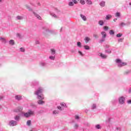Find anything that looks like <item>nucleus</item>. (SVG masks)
<instances>
[{
    "mask_svg": "<svg viewBox=\"0 0 131 131\" xmlns=\"http://www.w3.org/2000/svg\"><path fill=\"white\" fill-rule=\"evenodd\" d=\"M9 43L10 46H14L15 45V41L13 39H11L9 41Z\"/></svg>",
    "mask_w": 131,
    "mask_h": 131,
    "instance_id": "4468645a",
    "label": "nucleus"
},
{
    "mask_svg": "<svg viewBox=\"0 0 131 131\" xmlns=\"http://www.w3.org/2000/svg\"><path fill=\"white\" fill-rule=\"evenodd\" d=\"M2 108V105H0V109Z\"/></svg>",
    "mask_w": 131,
    "mask_h": 131,
    "instance_id": "774afa93",
    "label": "nucleus"
},
{
    "mask_svg": "<svg viewBox=\"0 0 131 131\" xmlns=\"http://www.w3.org/2000/svg\"><path fill=\"white\" fill-rule=\"evenodd\" d=\"M128 92H129V94H131V88L129 89Z\"/></svg>",
    "mask_w": 131,
    "mask_h": 131,
    "instance_id": "680f3d73",
    "label": "nucleus"
},
{
    "mask_svg": "<svg viewBox=\"0 0 131 131\" xmlns=\"http://www.w3.org/2000/svg\"><path fill=\"white\" fill-rule=\"evenodd\" d=\"M116 62L117 64H118V66L119 67H122L123 66H125V65H127L126 62H122L121 60L119 59H117L116 60Z\"/></svg>",
    "mask_w": 131,
    "mask_h": 131,
    "instance_id": "7ed1b4c3",
    "label": "nucleus"
},
{
    "mask_svg": "<svg viewBox=\"0 0 131 131\" xmlns=\"http://www.w3.org/2000/svg\"><path fill=\"white\" fill-rule=\"evenodd\" d=\"M14 119L16 120V121H19L20 120V116H15L14 117Z\"/></svg>",
    "mask_w": 131,
    "mask_h": 131,
    "instance_id": "6ab92c4d",
    "label": "nucleus"
},
{
    "mask_svg": "<svg viewBox=\"0 0 131 131\" xmlns=\"http://www.w3.org/2000/svg\"><path fill=\"white\" fill-rule=\"evenodd\" d=\"M109 48H110V45H108V44H106L105 46H104V49L105 50H107V49H109Z\"/></svg>",
    "mask_w": 131,
    "mask_h": 131,
    "instance_id": "2f4dec72",
    "label": "nucleus"
},
{
    "mask_svg": "<svg viewBox=\"0 0 131 131\" xmlns=\"http://www.w3.org/2000/svg\"><path fill=\"white\" fill-rule=\"evenodd\" d=\"M116 17H120V12H117L115 13Z\"/></svg>",
    "mask_w": 131,
    "mask_h": 131,
    "instance_id": "a19ab883",
    "label": "nucleus"
},
{
    "mask_svg": "<svg viewBox=\"0 0 131 131\" xmlns=\"http://www.w3.org/2000/svg\"><path fill=\"white\" fill-rule=\"evenodd\" d=\"M78 53L80 55V56H83V54L82 53V52H81V51H78Z\"/></svg>",
    "mask_w": 131,
    "mask_h": 131,
    "instance_id": "5fc2aeb1",
    "label": "nucleus"
},
{
    "mask_svg": "<svg viewBox=\"0 0 131 131\" xmlns=\"http://www.w3.org/2000/svg\"><path fill=\"white\" fill-rule=\"evenodd\" d=\"M118 101L119 104H120L121 105H123V104H124L125 103V97L124 96H121L119 97Z\"/></svg>",
    "mask_w": 131,
    "mask_h": 131,
    "instance_id": "39448f33",
    "label": "nucleus"
},
{
    "mask_svg": "<svg viewBox=\"0 0 131 131\" xmlns=\"http://www.w3.org/2000/svg\"><path fill=\"white\" fill-rule=\"evenodd\" d=\"M0 40H2L3 42H4V43H7V40H6V39H5V38L1 37Z\"/></svg>",
    "mask_w": 131,
    "mask_h": 131,
    "instance_id": "b1692460",
    "label": "nucleus"
},
{
    "mask_svg": "<svg viewBox=\"0 0 131 131\" xmlns=\"http://www.w3.org/2000/svg\"><path fill=\"white\" fill-rule=\"evenodd\" d=\"M34 111L31 110H29L28 112L25 113L24 114V116L26 118H28V117H30L31 115H34Z\"/></svg>",
    "mask_w": 131,
    "mask_h": 131,
    "instance_id": "f03ea898",
    "label": "nucleus"
},
{
    "mask_svg": "<svg viewBox=\"0 0 131 131\" xmlns=\"http://www.w3.org/2000/svg\"><path fill=\"white\" fill-rule=\"evenodd\" d=\"M74 128L75 129H77V128H78V124H75V125L74 126Z\"/></svg>",
    "mask_w": 131,
    "mask_h": 131,
    "instance_id": "de8ad7c7",
    "label": "nucleus"
},
{
    "mask_svg": "<svg viewBox=\"0 0 131 131\" xmlns=\"http://www.w3.org/2000/svg\"><path fill=\"white\" fill-rule=\"evenodd\" d=\"M60 113V111L58 110H54L53 111V114L56 115V114H59Z\"/></svg>",
    "mask_w": 131,
    "mask_h": 131,
    "instance_id": "393cba45",
    "label": "nucleus"
},
{
    "mask_svg": "<svg viewBox=\"0 0 131 131\" xmlns=\"http://www.w3.org/2000/svg\"><path fill=\"white\" fill-rule=\"evenodd\" d=\"M80 4H81V5L85 4V1H84V0H80Z\"/></svg>",
    "mask_w": 131,
    "mask_h": 131,
    "instance_id": "37998d69",
    "label": "nucleus"
},
{
    "mask_svg": "<svg viewBox=\"0 0 131 131\" xmlns=\"http://www.w3.org/2000/svg\"><path fill=\"white\" fill-rule=\"evenodd\" d=\"M21 111H22V107H18L14 109V112H16V113H18V112H21Z\"/></svg>",
    "mask_w": 131,
    "mask_h": 131,
    "instance_id": "1a4fd4ad",
    "label": "nucleus"
},
{
    "mask_svg": "<svg viewBox=\"0 0 131 131\" xmlns=\"http://www.w3.org/2000/svg\"><path fill=\"white\" fill-rule=\"evenodd\" d=\"M3 3V0H0V4H2Z\"/></svg>",
    "mask_w": 131,
    "mask_h": 131,
    "instance_id": "338daca9",
    "label": "nucleus"
},
{
    "mask_svg": "<svg viewBox=\"0 0 131 131\" xmlns=\"http://www.w3.org/2000/svg\"><path fill=\"white\" fill-rule=\"evenodd\" d=\"M26 7L27 9H28V10L30 12L31 11H32V9L31 8V7H29V6H28V5H26Z\"/></svg>",
    "mask_w": 131,
    "mask_h": 131,
    "instance_id": "4c0bfd02",
    "label": "nucleus"
},
{
    "mask_svg": "<svg viewBox=\"0 0 131 131\" xmlns=\"http://www.w3.org/2000/svg\"><path fill=\"white\" fill-rule=\"evenodd\" d=\"M105 53H106V54H110L112 53V50L111 49H105Z\"/></svg>",
    "mask_w": 131,
    "mask_h": 131,
    "instance_id": "ddd939ff",
    "label": "nucleus"
},
{
    "mask_svg": "<svg viewBox=\"0 0 131 131\" xmlns=\"http://www.w3.org/2000/svg\"><path fill=\"white\" fill-rule=\"evenodd\" d=\"M72 2L74 4H75V5L77 4V1L76 0H73Z\"/></svg>",
    "mask_w": 131,
    "mask_h": 131,
    "instance_id": "4d7b16f0",
    "label": "nucleus"
},
{
    "mask_svg": "<svg viewBox=\"0 0 131 131\" xmlns=\"http://www.w3.org/2000/svg\"><path fill=\"white\" fill-rule=\"evenodd\" d=\"M16 19L17 20H23V16H17Z\"/></svg>",
    "mask_w": 131,
    "mask_h": 131,
    "instance_id": "7c9ffc66",
    "label": "nucleus"
},
{
    "mask_svg": "<svg viewBox=\"0 0 131 131\" xmlns=\"http://www.w3.org/2000/svg\"><path fill=\"white\" fill-rule=\"evenodd\" d=\"M43 92V88L42 87H39L36 91L34 92V95L37 96V98H38V100H40L37 101L39 105H42L43 104H45V101L42 100L45 99L43 97V95H42Z\"/></svg>",
    "mask_w": 131,
    "mask_h": 131,
    "instance_id": "f257e3e1",
    "label": "nucleus"
},
{
    "mask_svg": "<svg viewBox=\"0 0 131 131\" xmlns=\"http://www.w3.org/2000/svg\"><path fill=\"white\" fill-rule=\"evenodd\" d=\"M119 26H120V27H122L123 26H126V24L123 23V22H122L120 24H119Z\"/></svg>",
    "mask_w": 131,
    "mask_h": 131,
    "instance_id": "f704fd0d",
    "label": "nucleus"
},
{
    "mask_svg": "<svg viewBox=\"0 0 131 131\" xmlns=\"http://www.w3.org/2000/svg\"><path fill=\"white\" fill-rule=\"evenodd\" d=\"M18 122H17V121L11 120L9 122V125L10 126H16Z\"/></svg>",
    "mask_w": 131,
    "mask_h": 131,
    "instance_id": "423d86ee",
    "label": "nucleus"
},
{
    "mask_svg": "<svg viewBox=\"0 0 131 131\" xmlns=\"http://www.w3.org/2000/svg\"><path fill=\"white\" fill-rule=\"evenodd\" d=\"M59 106H57V108L60 111H63L64 110V108H67V105H66V103L64 102H61L60 103Z\"/></svg>",
    "mask_w": 131,
    "mask_h": 131,
    "instance_id": "20e7f679",
    "label": "nucleus"
},
{
    "mask_svg": "<svg viewBox=\"0 0 131 131\" xmlns=\"http://www.w3.org/2000/svg\"><path fill=\"white\" fill-rule=\"evenodd\" d=\"M35 43H36V45H39L40 42L39 40H36Z\"/></svg>",
    "mask_w": 131,
    "mask_h": 131,
    "instance_id": "13d9d810",
    "label": "nucleus"
},
{
    "mask_svg": "<svg viewBox=\"0 0 131 131\" xmlns=\"http://www.w3.org/2000/svg\"><path fill=\"white\" fill-rule=\"evenodd\" d=\"M49 59H50V60H55V56L51 55L49 56Z\"/></svg>",
    "mask_w": 131,
    "mask_h": 131,
    "instance_id": "79ce46f5",
    "label": "nucleus"
},
{
    "mask_svg": "<svg viewBox=\"0 0 131 131\" xmlns=\"http://www.w3.org/2000/svg\"><path fill=\"white\" fill-rule=\"evenodd\" d=\"M117 20V18H115L114 19V22H116Z\"/></svg>",
    "mask_w": 131,
    "mask_h": 131,
    "instance_id": "e2e57ef3",
    "label": "nucleus"
},
{
    "mask_svg": "<svg viewBox=\"0 0 131 131\" xmlns=\"http://www.w3.org/2000/svg\"><path fill=\"white\" fill-rule=\"evenodd\" d=\"M108 120V122H110V120H111V118H109Z\"/></svg>",
    "mask_w": 131,
    "mask_h": 131,
    "instance_id": "0e129e2a",
    "label": "nucleus"
},
{
    "mask_svg": "<svg viewBox=\"0 0 131 131\" xmlns=\"http://www.w3.org/2000/svg\"><path fill=\"white\" fill-rule=\"evenodd\" d=\"M96 108H97V105L94 104L92 106V109L94 110V109H96Z\"/></svg>",
    "mask_w": 131,
    "mask_h": 131,
    "instance_id": "49530a36",
    "label": "nucleus"
},
{
    "mask_svg": "<svg viewBox=\"0 0 131 131\" xmlns=\"http://www.w3.org/2000/svg\"><path fill=\"white\" fill-rule=\"evenodd\" d=\"M4 99V96H0V100H3Z\"/></svg>",
    "mask_w": 131,
    "mask_h": 131,
    "instance_id": "052dcab7",
    "label": "nucleus"
},
{
    "mask_svg": "<svg viewBox=\"0 0 131 131\" xmlns=\"http://www.w3.org/2000/svg\"><path fill=\"white\" fill-rule=\"evenodd\" d=\"M101 34L102 35V38H106L107 37V34L105 32H101Z\"/></svg>",
    "mask_w": 131,
    "mask_h": 131,
    "instance_id": "2eb2a0df",
    "label": "nucleus"
},
{
    "mask_svg": "<svg viewBox=\"0 0 131 131\" xmlns=\"http://www.w3.org/2000/svg\"><path fill=\"white\" fill-rule=\"evenodd\" d=\"M27 125H28L29 126H30V125H31V121L28 120L27 122Z\"/></svg>",
    "mask_w": 131,
    "mask_h": 131,
    "instance_id": "ea45409f",
    "label": "nucleus"
},
{
    "mask_svg": "<svg viewBox=\"0 0 131 131\" xmlns=\"http://www.w3.org/2000/svg\"><path fill=\"white\" fill-rule=\"evenodd\" d=\"M99 56L102 58V59H106L107 55L103 54V53H99Z\"/></svg>",
    "mask_w": 131,
    "mask_h": 131,
    "instance_id": "9b49d317",
    "label": "nucleus"
},
{
    "mask_svg": "<svg viewBox=\"0 0 131 131\" xmlns=\"http://www.w3.org/2000/svg\"><path fill=\"white\" fill-rule=\"evenodd\" d=\"M46 31H47V32H49V33H52V34H55V31H54V30H47Z\"/></svg>",
    "mask_w": 131,
    "mask_h": 131,
    "instance_id": "cd10ccee",
    "label": "nucleus"
},
{
    "mask_svg": "<svg viewBox=\"0 0 131 131\" xmlns=\"http://www.w3.org/2000/svg\"><path fill=\"white\" fill-rule=\"evenodd\" d=\"M80 17L83 21H86V16L85 15H83V14H80Z\"/></svg>",
    "mask_w": 131,
    "mask_h": 131,
    "instance_id": "dca6fc26",
    "label": "nucleus"
},
{
    "mask_svg": "<svg viewBox=\"0 0 131 131\" xmlns=\"http://www.w3.org/2000/svg\"><path fill=\"white\" fill-rule=\"evenodd\" d=\"M39 65L40 67H47L48 66V63L45 62L43 61H40L39 63Z\"/></svg>",
    "mask_w": 131,
    "mask_h": 131,
    "instance_id": "0eeeda50",
    "label": "nucleus"
},
{
    "mask_svg": "<svg viewBox=\"0 0 131 131\" xmlns=\"http://www.w3.org/2000/svg\"><path fill=\"white\" fill-rule=\"evenodd\" d=\"M98 24L100 25V26H103V25H104V21L103 20H100L98 21Z\"/></svg>",
    "mask_w": 131,
    "mask_h": 131,
    "instance_id": "5701e85b",
    "label": "nucleus"
},
{
    "mask_svg": "<svg viewBox=\"0 0 131 131\" xmlns=\"http://www.w3.org/2000/svg\"><path fill=\"white\" fill-rule=\"evenodd\" d=\"M83 48L84 49V50H86V51H89V50H90V46H88V45H85L83 46Z\"/></svg>",
    "mask_w": 131,
    "mask_h": 131,
    "instance_id": "4be33fe9",
    "label": "nucleus"
},
{
    "mask_svg": "<svg viewBox=\"0 0 131 131\" xmlns=\"http://www.w3.org/2000/svg\"><path fill=\"white\" fill-rule=\"evenodd\" d=\"M100 7H105V5H106V2L105 1H101L100 2V4H99Z\"/></svg>",
    "mask_w": 131,
    "mask_h": 131,
    "instance_id": "f8f14e48",
    "label": "nucleus"
},
{
    "mask_svg": "<svg viewBox=\"0 0 131 131\" xmlns=\"http://www.w3.org/2000/svg\"><path fill=\"white\" fill-rule=\"evenodd\" d=\"M130 72V71L127 70L124 73V74H128Z\"/></svg>",
    "mask_w": 131,
    "mask_h": 131,
    "instance_id": "3c124183",
    "label": "nucleus"
},
{
    "mask_svg": "<svg viewBox=\"0 0 131 131\" xmlns=\"http://www.w3.org/2000/svg\"><path fill=\"white\" fill-rule=\"evenodd\" d=\"M111 18H112V16L110 14L107 15L105 17L106 20H110V19H111Z\"/></svg>",
    "mask_w": 131,
    "mask_h": 131,
    "instance_id": "a211bd4d",
    "label": "nucleus"
},
{
    "mask_svg": "<svg viewBox=\"0 0 131 131\" xmlns=\"http://www.w3.org/2000/svg\"><path fill=\"white\" fill-rule=\"evenodd\" d=\"M86 3L89 5H93V2L91 0H86Z\"/></svg>",
    "mask_w": 131,
    "mask_h": 131,
    "instance_id": "412c9836",
    "label": "nucleus"
},
{
    "mask_svg": "<svg viewBox=\"0 0 131 131\" xmlns=\"http://www.w3.org/2000/svg\"><path fill=\"white\" fill-rule=\"evenodd\" d=\"M127 104H131V99L127 101Z\"/></svg>",
    "mask_w": 131,
    "mask_h": 131,
    "instance_id": "bf43d9fd",
    "label": "nucleus"
},
{
    "mask_svg": "<svg viewBox=\"0 0 131 131\" xmlns=\"http://www.w3.org/2000/svg\"><path fill=\"white\" fill-rule=\"evenodd\" d=\"M51 52L52 55H55L56 54V50L54 49H51Z\"/></svg>",
    "mask_w": 131,
    "mask_h": 131,
    "instance_id": "a878e982",
    "label": "nucleus"
},
{
    "mask_svg": "<svg viewBox=\"0 0 131 131\" xmlns=\"http://www.w3.org/2000/svg\"><path fill=\"white\" fill-rule=\"evenodd\" d=\"M33 14L35 16V17H36V18H37V19H39V20H40V19H41V17H40V16H39V15L36 14L34 12H33Z\"/></svg>",
    "mask_w": 131,
    "mask_h": 131,
    "instance_id": "f3484780",
    "label": "nucleus"
},
{
    "mask_svg": "<svg viewBox=\"0 0 131 131\" xmlns=\"http://www.w3.org/2000/svg\"><path fill=\"white\" fill-rule=\"evenodd\" d=\"M90 40H91V39L89 37H85L84 38V41L86 43H88Z\"/></svg>",
    "mask_w": 131,
    "mask_h": 131,
    "instance_id": "aec40b11",
    "label": "nucleus"
},
{
    "mask_svg": "<svg viewBox=\"0 0 131 131\" xmlns=\"http://www.w3.org/2000/svg\"><path fill=\"white\" fill-rule=\"evenodd\" d=\"M75 118L76 120H78V119H79V116H78V115H76L75 117Z\"/></svg>",
    "mask_w": 131,
    "mask_h": 131,
    "instance_id": "6e6d98bb",
    "label": "nucleus"
},
{
    "mask_svg": "<svg viewBox=\"0 0 131 131\" xmlns=\"http://www.w3.org/2000/svg\"><path fill=\"white\" fill-rule=\"evenodd\" d=\"M105 38H102L100 40V42L102 43V42H104V41H105Z\"/></svg>",
    "mask_w": 131,
    "mask_h": 131,
    "instance_id": "09e8293b",
    "label": "nucleus"
},
{
    "mask_svg": "<svg viewBox=\"0 0 131 131\" xmlns=\"http://www.w3.org/2000/svg\"><path fill=\"white\" fill-rule=\"evenodd\" d=\"M126 26H129V25H130L131 23L130 21H128L126 23H125Z\"/></svg>",
    "mask_w": 131,
    "mask_h": 131,
    "instance_id": "603ef678",
    "label": "nucleus"
},
{
    "mask_svg": "<svg viewBox=\"0 0 131 131\" xmlns=\"http://www.w3.org/2000/svg\"><path fill=\"white\" fill-rule=\"evenodd\" d=\"M103 29L105 30V31H107L109 29V27L107 26H105L103 27Z\"/></svg>",
    "mask_w": 131,
    "mask_h": 131,
    "instance_id": "58836bf2",
    "label": "nucleus"
},
{
    "mask_svg": "<svg viewBox=\"0 0 131 131\" xmlns=\"http://www.w3.org/2000/svg\"><path fill=\"white\" fill-rule=\"evenodd\" d=\"M37 5H38V6H40V3H38L37 4Z\"/></svg>",
    "mask_w": 131,
    "mask_h": 131,
    "instance_id": "69168bd1",
    "label": "nucleus"
},
{
    "mask_svg": "<svg viewBox=\"0 0 131 131\" xmlns=\"http://www.w3.org/2000/svg\"><path fill=\"white\" fill-rule=\"evenodd\" d=\"M20 51L23 52V53H24V52H25V48L21 47L20 48Z\"/></svg>",
    "mask_w": 131,
    "mask_h": 131,
    "instance_id": "a18cd8bd",
    "label": "nucleus"
},
{
    "mask_svg": "<svg viewBox=\"0 0 131 131\" xmlns=\"http://www.w3.org/2000/svg\"><path fill=\"white\" fill-rule=\"evenodd\" d=\"M39 83V82L38 81L34 80L32 82V85L35 86L36 85H38Z\"/></svg>",
    "mask_w": 131,
    "mask_h": 131,
    "instance_id": "9d476101",
    "label": "nucleus"
},
{
    "mask_svg": "<svg viewBox=\"0 0 131 131\" xmlns=\"http://www.w3.org/2000/svg\"><path fill=\"white\" fill-rule=\"evenodd\" d=\"M69 6L70 7H73V6H74V3L73 2H70L69 3Z\"/></svg>",
    "mask_w": 131,
    "mask_h": 131,
    "instance_id": "c9c22d12",
    "label": "nucleus"
},
{
    "mask_svg": "<svg viewBox=\"0 0 131 131\" xmlns=\"http://www.w3.org/2000/svg\"><path fill=\"white\" fill-rule=\"evenodd\" d=\"M122 36V34L121 33H119L116 35L117 37H121Z\"/></svg>",
    "mask_w": 131,
    "mask_h": 131,
    "instance_id": "c03bdc74",
    "label": "nucleus"
},
{
    "mask_svg": "<svg viewBox=\"0 0 131 131\" xmlns=\"http://www.w3.org/2000/svg\"><path fill=\"white\" fill-rule=\"evenodd\" d=\"M15 99L16 101H21L22 100V95H16L15 96Z\"/></svg>",
    "mask_w": 131,
    "mask_h": 131,
    "instance_id": "6e6552de",
    "label": "nucleus"
},
{
    "mask_svg": "<svg viewBox=\"0 0 131 131\" xmlns=\"http://www.w3.org/2000/svg\"><path fill=\"white\" fill-rule=\"evenodd\" d=\"M93 37H95V38H98V37H99V36H98L97 34H93Z\"/></svg>",
    "mask_w": 131,
    "mask_h": 131,
    "instance_id": "8fccbe9b",
    "label": "nucleus"
},
{
    "mask_svg": "<svg viewBox=\"0 0 131 131\" xmlns=\"http://www.w3.org/2000/svg\"><path fill=\"white\" fill-rule=\"evenodd\" d=\"M123 38H119L118 41L119 42H122V41H123Z\"/></svg>",
    "mask_w": 131,
    "mask_h": 131,
    "instance_id": "864d4df0",
    "label": "nucleus"
},
{
    "mask_svg": "<svg viewBox=\"0 0 131 131\" xmlns=\"http://www.w3.org/2000/svg\"><path fill=\"white\" fill-rule=\"evenodd\" d=\"M16 36H17V37H18L19 38H23V36H22V35H21V34H20V33H17L16 34Z\"/></svg>",
    "mask_w": 131,
    "mask_h": 131,
    "instance_id": "c85d7f7f",
    "label": "nucleus"
},
{
    "mask_svg": "<svg viewBox=\"0 0 131 131\" xmlns=\"http://www.w3.org/2000/svg\"><path fill=\"white\" fill-rule=\"evenodd\" d=\"M95 128L96 129H101V125L97 124L95 125Z\"/></svg>",
    "mask_w": 131,
    "mask_h": 131,
    "instance_id": "bb28decb",
    "label": "nucleus"
},
{
    "mask_svg": "<svg viewBox=\"0 0 131 131\" xmlns=\"http://www.w3.org/2000/svg\"><path fill=\"white\" fill-rule=\"evenodd\" d=\"M50 15L52 17H54V18H58V16H57V15H56L54 13H50Z\"/></svg>",
    "mask_w": 131,
    "mask_h": 131,
    "instance_id": "72a5a7b5",
    "label": "nucleus"
},
{
    "mask_svg": "<svg viewBox=\"0 0 131 131\" xmlns=\"http://www.w3.org/2000/svg\"><path fill=\"white\" fill-rule=\"evenodd\" d=\"M109 33L110 34V35H114V31L112 30H111L110 31H109Z\"/></svg>",
    "mask_w": 131,
    "mask_h": 131,
    "instance_id": "473e14b6",
    "label": "nucleus"
},
{
    "mask_svg": "<svg viewBox=\"0 0 131 131\" xmlns=\"http://www.w3.org/2000/svg\"><path fill=\"white\" fill-rule=\"evenodd\" d=\"M115 130H116V131H121V127H120V126H117L116 127Z\"/></svg>",
    "mask_w": 131,
    "mask_h": 131,
    "instance_id": "c756f323",
    "label": "nucleus"
},
{
    "mask_svg": "<svg viewBox=\"0 0 131 131\" xmlns=\"http://www.w3.org/2000/svg\"><path fill=\"white\" fill-rule=\"evenodd\" d=\"M77 46L78 48H81V42H80V41H78L77 42Z\"/></svg>",
    "mask_w": 131,
    "mask_h": 131,
    "instance_id": "e433bc0d",
    "label": "nucleus"
}]
</instances>
